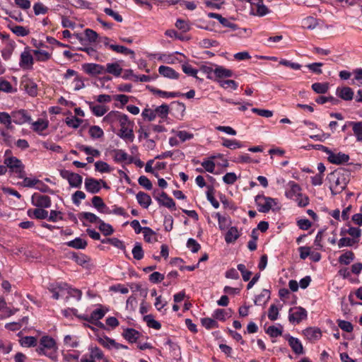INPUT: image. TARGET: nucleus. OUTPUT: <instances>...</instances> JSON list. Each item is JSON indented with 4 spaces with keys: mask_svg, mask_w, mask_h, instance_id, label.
I'll list each match as a JSON object with an SVG mask.
<instances>
[{
    "mask_svg": "<svg viewBox=\"0 0 362 362\" xmlns=\"http://www.w3.org/2000/svg\"><path fill=\"white\" fill-rule=\"evenodd\" d=\"M329 189L332 194L341 193L346 187L349 179L348 173L343 170H335L327 175Z\"/></svg>",
    "mask_w": 362,
    "mask_h": 362,
    "instance_id": "f257e3e1",
    "label": "nucleus"
},
{
    "mask_svg": "<svg viewBox=\"0 0 362 362\" xmlns=\"http://www.w3.org/2000/svg\"><path fill=\"white\" fill-rule=\"evenodd\" d=\"M57 343L53 338L44 336L40 339L36 351L40 355H44L54 359L57 358Z\"/></svg>",
    "mask_w": 362,
    "mask_h": 362,
    "instance_id": "f03ea898",
    "label": "nucleus"
},
{
    "mask_svg": "<svg viewBox=\"0 0 362 362\" xmlns=\"http://www.w3.org/2000/svg\"><path fill=\"white\" fill-rule=\"evenodd\" d=\"M255 202L257 207V210L262 213H267L270 210H275V207H279L278 200L274 198L266 197L263 194H257L255 198Z\"/></svg>",
    "mask_w": 362,
    "mask_h": 362,
    "instance_id": "7ed1b4c3",
    "label": "nucleus"
},
{
    "mask_svg": "<svg viewBox=\"0 0 362 362\" xmlns=\"http://www.w3.org/2000/svg\"><path fill=\"white\" fill-rule=\"evenodd\" d=\"M4 165H6L7 170H9L11 173H14L18 178H22L25 175V165L22 161L18 158L9 156L6 157L4 160Z\"/></svg>",
    "mask_w": 362,
    "mask_h": 362,
    "instance_id": "20e7f679",
    "label": "nucleus"
},
{
    "mask_svg": "<svg viewBox=\"0 0 362 362\" xmlns=\"http://www.w3.org/2000/svg\"><path fill=\"white\" fill-rule=\"evenodd\" d=\"M120 129L118 133V136L124 140L126 142H133L134 139V134L133 132L134 123L129 119L127 115H126L119 122Z\"/></svg>",
    "mask_w": 362,
    "mask_h": 362,
    "instance_id": "39448f33",
    "label": "nucleus"
},
{
    "mask_svg": "<svg viewBox=\"0 0 362 362\" xmlns=\"http://www.w3.org/2000/svg\"><path fill=\"white\" fill-rule=\"evenodd\" d=\"M307 318V311L302 307H294L289 310L288 320L292 324H299Z\"/></svg>",
    "mask_w": 362,
    "mask_h": 362,
    "instance_id": "423d86ee",
    "label": "nucleus"
},
{
    "mask_svg": "<svg viewBox=\"0 0 362 362\" xmlns=\"http://www.w3.org/2000/svg\"><path fill=\"white\" fill-rule=\"evenodd\" d=\"M34 64V59L31 54V50L26 47L21 52L19 61V66L23 70H32Z\"/></svg>",
    "mask_w": 362,
    "mask_h": 362,
    "instance_id": "0eeeda50",
    "label": "nucleus"
},
{
    "mask_svg": "<svg viewBox=\"0 0 362 362\" xmlns=\"http://www.w3.org/2000/svg\"><path fill=\"white\" fill-rule=\"evenodd\" d=\"M31 204L34 206L45 209L51 206L52 201L47 195L34 193L31 197Z\"/></svg>",
    "mask_w": 362,
    "mask_h": 362,
    "instance_id": "6e6552de",
    "label": "nucleus"
},
{
    "mask_svg": "<svg viewBox=\"0 0 362 362\" xmlns=\"http://www.w3.org/2000/svg\"><path fill=\"white\" fill-rule=\"evenodd\" d=\"M13 122L18 125H22L25 123H30L32 121L31 116L27 110L21 109L18 110L13 111L11 112Z\"/></svg>",
    "mask_w": 362,
    "mask_h": 362,
    "instance_id": "1a4fd4ad",
    "label": "nucleus"
},
{
    "mask_svg": "<svg viewBox=\"0 0 362 362\" xmlns=\"http://www.w3.org/2000/svg\"><path fill=\"white\" fill-rule=\"evenodd\" d=\"M103 180H96L93 177H86L84 181L85 189L90 194H97L101 189Z\"/></svg>",
    "mask_w": 362,
    "mask_h": 362,
    "instance_id": "9d476101",
    "label": "nucleus"
},
{
    "mask_svg": "<svg viewBox=\"0 0 362 362\" xmlns=\"http://www.w3.org/2000/svg\"><path fill=\"white\" fill-rule=\"evenodd\" d=\"M97 341L105 348L111 349L115 348L116 349H127V346L123 345L122 344H119L116 342L114 339H110V337L103 335V336H98Z\"/></svg>",
    "mask_w": 362,
    "mask_h": 362,
    "instance_id": "9b49d317",
    "label": "nucleus"
},
{
    "mask_svg": "<svg viewBox=\"0 0 362 362\" xmlns=\"http://www.w3.org/2000/svg\"><path fill=\"white\" fill-rule=\"evenodd\" d=\"M83 70L88 75L96 76L105 74V66L95 63H87L82 66Z\"/></svg>",
    "mask_w": 362,
    "mask_h": 362,
    "instance_id": "f8f14e48",
    "label": "nucleus"
},
{
    "mask_svg": "<svg viewBox=\"0 0 362 362\" xmlns=\"http://www.w3.org/2000/svg\"><path fill=\"white\" fill-rule=\"evenodd\" d=\"M154 198L161 206L168 209H175V207L174 200L164 192H161L158 195H156V192H154Z\"/></svg>",
    "mask_w": 362,
    "mask_h": 362,
    "instance_id": "ddd939ff",
    "label": "nucleus"
},
{
    "mask_svg": "<svg viewBox=\"0 0 362 362\" xmlns=\"http://www.w3.org/2000/svg\"><path fill=\"white\" fill-rule=\"evenodd\" d=\"M288 188L286 189L285 196L289 199H294L300 193H301L300 186L294 181H289L287 184Z\"/></svg>",
    "mask_w": 362,
    "mask_h": 362,
    "instance_id": "4468645a",
    "label": "nucleus"
},
{
    "mask_svg": "<svg viewBox=\"0 0 362 362\" xmlns=\"http://www.w3.org/2000/svg\"><path fill=\"white\" fill-rule=\"evenodd\" d=\"M126 115L119 111H110L103 117V121L107 124H114L120 122Z\"/></svg>",
    "mask_w": 362,
    "mask_h": 362,
    "instance_id": "2eb2a0df",
    "label": "nucleus"
},
{
    "mask_svg": "<svg viewBox=\"0 0 362 362\" xmlns=\"http://www.w3.org/2000/svg\"><path fill=\"white\" fill-rule=\"evenodd\" d=\"M31 127L30 128L33 132L37 133L39 135H43L42 132L47 129L49 126V121L45 119L40 118L35 122H30L29 123Z\"/></svg>",
    "mask_w": 362,
    "mask_h": 362,
    "instance_id": "dca6fc26",
    "label": "nucleus"
},
{
    "mask_svg": "<svg viewBox=\"0 0 362 362\" xmlns=\"http://www.w3.org/2000/svg\"><path fill=\"white\" fill-rule=\"evenodd\" d=\"M327 158L331 163L340 165L347 163L349 160V156L341 152L335 153L331 151Z\"/></svg>",
    "mask_w": 362,
    "mask_h": 362,
    "instance_id": "f3484780",
    "label": "nucleus"
},
{
    "mask_svg": "<svg viewBox=\"0 0 362 362\" xmlns=\"http://www.w3.org/2000/svg\"><path fill=\"white\" fill-rule=\"evenodd\" d=\"M88 351L90 354L88 357L90 360H93V361H103V362H107V360L105 358L103 352L98 346H90L88 348Z\"/></svg>",
    "mask_w": 362,
    "mask_h": 362,
    "instance_id": "a211bd4d",
    "label": "nucleus"
},
{
    "mask_svg": "<svg viewBox=\"0 0 362 362\" xmlns=\"http://www.w3.org/2000/svg\"><path fill=\"white\" fill-rule=\"evenodd\" d=\"M303 334L305 338L310 341H315L320 339L322 332L319 328L309 327L303 330Z\"/></svg>",
    "mask_w": 362,
    "mask_h": 362,
    "instance_id": "6ab92c4d",
    "label": "nucleus"
},
{
    "mask_svg": "<svg viewBox=\"0 0 362 362\" xmlns=\"http://www.w3.org/2000/svg\"><path fill=\"white\" fill-rule=\"evenodd\" d=\"M336 95L344 100H351L354 98V91L349 87H337Z\"/></svg>",
    "mask_w": 362,
    "mask_h": 362,
    "instance_id": "aec40b11",
    "label": "nucleus"
},
{
    "mask_svg": "<svg viewBox=\"0 0 362 362\" xmlns=\"http://www.w3.org/2000/svg\"><path fill=\"white\" fill-rule=\"evenodd\" d=\"M158 73L163 77L170 79H177L179 77V74L173 68L164 65L159 66Z\"/></svg>",
    "mask_w": 362,
    "mask_h": 362,
    "instance_id": "412c9836",
    "label": "nucleus"
},
{
    "mask_svg": "<svg viewBox=\"0 0 362 362\" xmlns=\"http://www.w3.org/2000/svg\"><path fill=\"white\" fill-rule=\"evenodd\" d=\"M92 204L93 206L97 209L99 212L110 214H111L110 209L107 207L103 199L100 197L95 196L92 198Z\"/></svg>",
    "mask_w": 362,
    "mask_h": 362,
    "instance_id": "4be33fe9",
    "label": "nucleus"
},
{
    "mask_svg": "<svg viewBox=\"0 0 362 362\" xmlns=\"http://www.w3.org/2000/svg\"><path fill=\"white\" fill-rule=\"evenodd\" d=\"M122 72V68L118 62L107 63L105 66V74L107 73L119 77Z\"/></svg>",
    "mask_w": 362,
    "mask_h": 362,
    "instance_id": "5701e85b",
    "label": "nucleus"
},
{
    "mask_svg": "<svg viewBox=\"0 0 362 362\" xmlns=\"http://www.w3.org/2000/svg\"><path fill=\"white\" fill-rule=\"evenodd\" d=\"M92 113L96 117H102L106 114L108 108L103 105H97L93 102H86Z\"/></svg>",
    "mask_w": 362,
    "mask_h": 362,
    "instance_id": "b1692460",
    "label": "nucleus"
},
{
    "mask_svg": "<svg viewBox=\"0 0 362 362\" xmlns=\"http://www.w3.org/2000/svg\"><path fill=\"white\" fill-rule=\"evenodd\" d=\"M148 88L153 94L157 95L159 97L163 98H177V97H179V96H181L183 95V93H181L180 92H167V91L157 89L154 87H151V86H148Z\"/></svg>",
    "mask_w": 362,
    "mask_h": 362,
    "instance_id": "393cba45",
    "label": "nucleus"
},
{
    "mask_svg": "<svg viewBox=\"0 0 362 362\" xmlns=\"http://www.w3.org/2000/svg\"><path fill=\"white\" fill-rule=\"evenodd\" d=\"M28 216L32 218L46 219L48 217V211L40 209H29L27 211Z\"/></svg>",
    "mask_w": 362,
    "mask_h": 362,
    "instance_id": "a878e982",
    "label": "nucleus"
},
{
    "mask_svg": "<svg viewBox=\"0 0 362 362\" xmlns=\"http://www.w3.org/2000/svg\"><path fill=\"white\" fill-rule=\"evenodd\" d=\"M288 342L293 351L296 354H302L303 353V347L302 343L298 338L289 336L288 338Z\"/></svg>",
    "mask_w": 362,
    "mask_h": 362,
    "instance_id": "bb28decb",
    "label": "nucleus"
},
{
    "mask_svg": "<svg viewBox=\"0 0 362 362\" xmlns=\"http://www.w3.org/2000/svg\"><path fill=\"white\" fill-rule=\"evenodd\" d=\"M214 75L216 78H230L233 76V72L230 69H226L222 66L215 65Z\"/></svg>",
    "mask_w": 362,
    "mask_h": 362,
    "instance_id": "cd10ccee",
    "label": "nucleus"
},
{
    "mask_svg": "<svg viewBox=\"0 0 362 362\" xmlns=\"http://www.w3.org/2000/svg\"><path fill=\"white\" fill-rule=\"evenodd\" d=\"M348 124L352 127L354 135L357 141L362 142V122H348Z\"/></svg>",
    "mask_w": 362,
    "mask_h": 362,
    "instance_id": "c85d7f7f",
    "label": "nucleus"
},
{
    "mask_svg": "<svg viewBox=\"0 0 362 362\" xmlns=\"http://www.w3.org/2000/svg\"><path fill=\"white\" fill-rule=\"evenodd\" d=\"M122 336L130 343H134L140 337V333L133 328H127L122 333Z\"/></svg>",
    "mask_w": 362,
    "mask_h": 362,
    "instance_id": "c756f323",
    "label": "nucleus"
},
{
    "mask_svg": "<svg viewBox=\"0 0 362 362\" xmlns=\"http://www.w3.org/2000/svg\"><path fill=\"white\" fill-rule=\"evenodd\" d=\"M8 28L17 36L19 37H25L27 36L30 31L26 28L21 25H13L11 21H9V24L8 25Z\"/></svg>",
    "mask_w": 362,
    "mask_h": 362,
    "instance_id": "7c9ffc66",
    "label": "nucleus"
},
{
    "mask_svg": "<svg viewBox=\"0 0 362 362\" xmlns=\"http://www.w3.org/2000/svg\"><path fill=\"white\" fill-rule=\"evenodd\" d=\"M136 197L138 203L144 209L148 208L151 204V197L145 192H138Z\"/></svg>",
    "mask_w": 362,
    "mask_h": 362,
    "instance_id": "2f4dec72",
    "label": "nucleus"
},
{
    "mask_svg": "<svg viewBox=\"0 0 362 362\" xmlns=\"http://www.w3.org/2000/svg\"><path fill=\"white\" fill-rule=\"evenodd\" d=\"M354 258L355 255L352 251L346 250L339 257L338 262L341 264L349 265L354 261Z\"/></svg>",
    "mask_w": 362,
    "mask_h": 362,
    "instance_id": "473e14b6",
    "label": "nucleus"
},
{
    "mask_svg": "<svg viewBox=\"0 0 362 362\" xmlns=\"http://www.w3.org/2000/svg\"><path fill=\"white\" fill-rule=\"evenodd\" d=\"M240 236L238 228L235 226L230 227L225 235V241L227 243H234Z\"/></svg>",
    "mask_w": 362,
    "mask_h": 362,
    "instance_id": "72a5a7b5",
    "label": "nucleus"
},
{
    "mask_svg": "<svg viewBox=\"0 0 362 362\" xmlns=\"http://www.w3.org/2000/svg\"><path fill=\"white\" fill-rule=\"evenodd\" d=\"M66 287H67V284L57 283L56 284H51L49 290L52 293V298L57 300L59 298V292L64 290Z\"/></svg>",
    "mask_w": 362,
    "mask_h": 362,
    "instance_id": "f704fd0d",
    "label": "nucleus"
},
{
    "mask_svg": "<svg viewBox=\"0 0 362 362\" xmlns=\"http://www.w3.org/2000/svg\"><path fill=\"white\" fill-rule=\"evenodd\" d=\"M255 2L253 3V4L256 6L257 11H256V15L258 16H264L267 14H269L271 11L264 4L262 0H255Z\"/></svg>",
    "mask_w": 362,
    "mask_h": 362,
    "instance_id": "c9c22d12",
    "label": "nucleus"
},
{
    "mask_svg": "<svg viewBox=\"0 0 362 362\" xmlns=\"http://www.w3.org/2000/svg\"><path fill=\"white\" fill-rule=\"evenodd\" d=\"M317 25L318 23L317 18L312 16H308L303 18L301 21V25L305 29L313 30L317 26Z\"/></svg>",
    "mask_w": 362,
    "mask_h": 362,
    "instance_id": "e433bc0d",
    "label": "nucleus"
},
{
    "mask_svg": "<svg viewBox=\"0 0 362 362\" xmlns=\"http://www.w3.org/2000/svg\"><path fill=\"white\" fill-rule=\"evenodd\" d=\"M231 310L228 309V310L224 309H216L213 313V317L221 320V321H225L227 318L230 317Z\"/></svg>",
    "mask_w": 362,
    "mask_h": 362,
    "instance_id": "4c0bfd02",
    "label": "nucleus"
},
{
    "mask_svg": "<svg viewBox=\"0 0 362 362\" xmlns=\"http://www.w3.org/2000/svg\"><path fill=\"white\" fill-rule=\"evenodd\" d=\"M221 140L223 146L232 150L240 148L243 146L242 144L239 141H237L235 139H229L223 137L221 138Z\"/></svg>",
    "mask_w": 362,
    "mask_h": 362,
    "instance_id": "58836bf2",
    "label": "nucleus"
},
{
    "mask_svg": "<svg viewBox=\"0 0 362 362\" xmlns=\"http://www.w3.org/2000/svg\"><path fill=\"white\" fill-rule=\"evenodd\" d=\"M144 240L149 243H153L157 241L156 233L149 227H144Z\"/></svg>",
    "mask_w": 362,
    "mask_h": 362,
    "instance_id": "ea45409f",
    "label": "nucleus"
},
{
    "mask_svg": "<svg viewBox=\"0 0 362 362\" xmlns=\"http://www.w3.org/2000/svg\"><path fill=\"white\" fill-rule=\"evenodd\" d=\"M66 245L75 249H85L87 246V242L81 238H76L74 240L67 242Z\"/></svg>",
    "mask_w": 362,
    "mask_h": 362,
    "instance_id": "a19ab883",
    "label": "nucleus"
},
{
    "mask_svg": "<svg viewBox=\"0 0 362 362\" xmlns=\"http://www.w3.org/2000/svg\"><path fill=\"white\" fill-rule=\"evenodd\" d=\"M110 48L117 53L124 54L125 55L130 54L132 58L134 57V52L124 46L117 45H110Z\"/></svg>",
    "mask_w": 362,
    "mask_h": 362,
    "instance_id": "79ce46f5",
    "label": "nucleus"
},
{
    "mask_svg": "<svg viewBox=\"0 0 362 362\" xmlns=\"http://www.w3.org/2000/svg\"><path fill=\"white\" fill-rule=\"evenodd\" d=\"M113 153H114V160L116 163L125 162L129 158V155L122 149H115L113 151Z\"/></svg>",
    "mask_w": 362,
    "mask_h": 362,
    "instance_id": "37998d69",
    "label": "nucleus"
},
{
    "mask_svg": "<svg viewBox=\"0 0 362 362\" xmlns=\"http://www.w3.org/2000/svg\"><path fill=\"white\" fill-rule=\"evenodd\" d=\"M79 218L81 220H86L88 221L90 223H100L101 221V219L97 216L95 214L91 213V212H82L79 214Z\"/></svg>",
    "mask_w": 362,
    "mask_h": 362,
    "instance_id": "c03bdc74",
    "label": "nucleus"
},
{
    "mask_svg": "<svg viewBox=\"0 0 362 362\" xmlns=\"http://www.w3.org/2000/svg\"><path fill=\"white\" fill-rule=\"evenodd\" d=\"M77 148L80 151H83L88 156L95 157H99L100 156V152L98 149L93 148L91 146L79 144L77 145Z\"/></svg>",
    "mask_w": 362,
    "mask_h": 362,
    "instance_id": "a18cd8bd",
    "label": "nucleus"
},
{
    "mask_svg": "<svg viewBox=\"0 0 362 362\" xmlns=\"http://www.w3.org/2000/svg\"><path fill=\"white\" fill-rule=\"evenodd\" d=\"M69 4L72 6L81 9H90L91 3L86 0H68Z\"/></svg>",
    "mask_w": 362,
    "mask_h": 362,
    "instance_id": "49530a36",
    "label": "nucleus"
},
{
    "mask_svg": "<svg viewBox=\"0 0 362 362\" xmlns=\"http://www.w3.org/2000/svg\"><path fill=\"white\" fill-rule=\"evenodd\" d=\"M283 332V327L281 325H278V326H269L267 330L266 333L269 334L271 337H278L281 336Z\"/></svg>",
    "mask_w": 362,
    "mask_h": 362,
    "instance_id": "de8ad7c7",
    "label": "nucleus"
},
{
    "mask_svg": "<svg viewBox=\"0 0 362 362\" xmlns=\"http://www.w3.org/2000/svg\"><path fill=\"white\" fill-rule=\"evenodd\" d=\"M83 182V177L80 175L73 173L68 181L69 185L72 187L80 188Z\"/></svg>",
    "mask_w": 362,
    "mask_h": 362,
    "instance_id": "09e8293b",
    "label": "nucleus"
},
{
    "mask_svg": "<svg viewBox=\"0 0 362 362\" xmlns=\"http://www.w3.org/2000/svg\"><path fill=\"white\" fill-rule=\"evenodd\" d=\"M329 88L328 83H314L312 85V89L318 94L326 93Z\"/></svg>",
    "mask_w": 362,
    "mask_h": 362,
    "instance_id": "8fccbe9b",
    "label": "nucleus"
},
{
    "mask_svg": "<svg viewBox=\"0 0 362 362\" xmlns=\"http://www.w3.org/2000/svg\"><path fill=\"white\" fill-rule=\"evenodd\" d=\"M270 298V292L269 290L264 289L260 294L256 296L255 304L261 305L265 303Z\"/></svg>",
    "mask_w": 362,
    "mask_h": 362,
    "instance_id": "3c124183",
    "label": "nucleus"
},
{
    "mask_svg": "<svg viewBox=\"0 0 362 362\" xmlns=\"http://www.w3.org/2000/svg\"><path fill=\"white\" fill-rule=\"evenodd\" d=\"M98 229L105 236L110 235L114 233L112 226L109 223H105L103 220L99 223Z\"/></svg>",
    "mask_w": 362,
    "mask_h": 362,
    "instance_id": "603ef678",
    "label": "nucleus"
},
{
    "mask_svg": "<svg viewBox=\"0 0 362 362\" xmlns=\"http://www.w3.org/2000/svg\"><path fill=\"white\" fill-rule=\"evenodd\" d=\"M144 320L146 322L148 327L159 330L161 328V325L159 322L153 319V315H147L144 317Z\"/></svg>",
    "mask_w": 362,
    "mask_h": 362,
    "instance_id": "864d4df0",
    "label": "nucleus"
},
{
    "mask_svg": "<svg viewBox=\"0 0 362 362\" xmlns=\"http://www.w3.org/2000/svg\"><path fill=\"white\" fill-rule=\"evenodd\" d=\"M218 82L220 86L225 89L230 88L231 90H236L238 87V83L230 79L218 80Z\"/></svg>",
    "mask_w": 362,
    "mask_h": 362,
    "instance_id": "5fc2aeb1",
    "label": "nucleus"
},
{
    "mask_svg": "<svg viewBox=\"0 0 362 362\" xmlns=\"http://www.w3.org/2000/svg\"><path fill=\"white\" fill-rule=\"evenodd\" d=\"M65 122L68 127L77 129L81 124L83 120L75 116H70L66 118Z\"/></svg>",
    "mask_w": 362,
    "mask_h": 362,
    "instance_id": "6e6d98bb",
    "label": "nucleus"
},
{
    "mask_svg": "<svg viewBox=\"0 0 362 362\" xmlns=\"http://www.w3.org/2000/svg\"><path fill=\"white\" fill-rule=\"evenodd\" d=\"M20 343L24 347H33L37 345V339L35 337L27 336L21 338Z\"/></svg>",
    "mask_w": 362,
    "mask_h": 362,
    "instance_id": "4d7b16f0",
    "label": "nucleus"
},
{
    "mask_svg": "<svg viewBox=\"0 0 362 362\" xmlns=\"http://www.w3.org/2000/svg\"><path fill=\"white\" fill-rule=\"evenodd\" d=\"M132 255L135 259L140 260L143 259L144 253L140 243H136L132 249Z\"/></svg>",
    "mask_w": 362,
    "mask_h": 362,
    "instance_id": "13d9d810",
    "label": "nucleus"
},
{
    "mask_svg": "<svg viewBox=\"0 0 362 362\" xmlns=\"http://www.w3.org/2000/svg\"><path fill=\"white\" fill-rule=\"evenodd\" d=\"M357 244V241L355 240H352L351 238L342 237L337 242V245L339 248H342L344 247H353L354 245Z\"/></svg>",
    "mask_w": 362,
    "mask_h": 362,
    "instance_id": "bf43d9fd",
    "label": "nucleus"
},
{
    "mask_svg": "<svg viewBox=\"0 0 362 362\" xmlns=\"http://www.w3.org/2000/svg\"><path fill=\"white\" fill-rule=\"evenodd\" d=\"M101 242L103 243H109L119 249H122V250L125 249V246H124L123 242L116 238H105V239L102 240Z\"/></svg>",
    "mask_w": 362,
    "mask_h": 362,
    "instance_id": "052dcab7",
    "label": "nucleus"
},
{
    "mask_svg": "<svg viewBox=\"0 0 362 362\" xmlns=\"http://www.w3.org/2000/svg\"><path fill=\"white\" fill-rule=\"evenodd\" d=\"M90 136L93 139H100L104 136L103 130L98 126H92L88 130Z\"/></svg>",
    "mask_w": 362,
    "mask_h": 362,
    "instance_id": "680f3d73",
    "label": "nucleus"
},
{
    "mask_svg": "<svg viewBox=\"0 0 362 362\" xmlns=\"http://www.w3.org/2000/svg\"><path fill=\"white\" fill-rule=\"evenodd\" d=\"M105 313L103 310L100 308H98L94 310L88 319H86L88 322H93V321H98L99 320L102 319Z\"/></svg>",
    "mask_w": 362,
    "mask_h": 362,
    "instance_id": "e2e57ef3",
    "label": "nucleus"
},
{
    "mask_svg": "<svg viewBox=\"0 0 362 362\" xmlns=\"http://www.w3.org/2000/svg\"><path fill=\"white\" fill-rule=\"evenodd\" d=\"M95 169L101 173H110L111 171L110 165L106 162L102 160L95 163Z\"/></svg>",
    "mask_w": 362,
    "mask_h": 362,
    "instance_id": "0e129e2a",
    "label": "nucleus"
},
{
    "mask_svg": "<svg viewBox=\"0 0 362 362\" xmlns=\"http://www.w3.org/2000/svg\"><path fill=\"white\" fill-rule=\"evenodd\" d=\"M299 207H305L310 203L308 197L306 194L300 193L294 199Z\"/></svg>",
    "mask_w": 362,
    "mask_h": 362,
    "instance_id": "69168bd1",
    "label": "nucleus"
},
{
    "mask_svg": "<svg viewBox=\"0 0 362 362\" xmlns=\"http://www.w3.org/2000/svg\"><path fill=\"white\" fill-rule=\"evenodd\" d=\"M33 54L35 55L37 60L40 62L47 61L51 57L50 54L45 50L35 49Z\"/></svg>",
    "mask_w": 362,
    "mask_h": 362,
    "instance_id": "338daca9",
    "label": "nucleus"
},
{
    "mask_svg": "<svg viewBox=\"0 0 362 362\" xmlns=\"http://www.w3.org/2000/svg\"><path fill=\"white\" fill-rule=\"evenodd\" d=\"M201 322L203 327H204L207 329H211L213 328H216L218 327L217 322L212 318L210 317H204L201 320Z\"/></svg>",
    "mask_w": 362,
    "mask_h": 362,
    "instance_id": "774afa93",
    "label": "nucleus"
}]
</instances>
